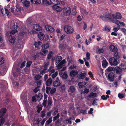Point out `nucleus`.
<instances>
[{"instance_id": "nucleus-1", "label": "nucleus", "mask_w": 126, "mask_h": 126, "mask_svg": "<svg viewBox=\"0 0 126 126\" xmlns=\"http://www.w3.org/2000/svg\"><path fill=\"white\" fill-rule=\"evenodd\" d=\"M11 26L12 30L10 32L9 35L8 37V40L10 43H14L15 42V38L12 36H14L15 34L17 32V31L16 29H18V27L17 25H15L14 21H11L10 26Z\"/></svg>"}, {"instance_id": "nucleus-2", "label": "nucleus", "mask_w": 126, "mask_h": 126, "mask_svg": "<svg viewBox=\"0 0 126 126\" xmlns=\"http://www.w3.org/2000/svg\"><path fill=\"white\" fill-rule=\"evenodd\" d=\"M64 30L65 32L67 34H71L74 32L73 28L68 25H65L64 27Z\"/></svg>"}, {"instance_id": "nucleus-3", "label": "nucleus", "mask_w": 126, "mask_h": 126, "mask_svg": "<svg viewBox=\"0 0 126 126\" xmlns=\"http://www.w3.org/2000/svg\"><path fill=\"white\" fill-rule=\"evenodd\" d=\"M109 63L111 66H116L118 64L117 60L114 57L111 58L109 59Z\"/></svg>"}, {"instance_id": "nucleus-4", "label": "nucleus", "mask_w": 126, "mask_h": 126, "mask_svg": "<svg viewBox=\"0 0 126 126\" xmlns=\"http://www.w3.org/2000/svg\"><path fill=\"white\" fill-rule=\"evenodd\" d=\"M49 64V63L48 62L47 63H45L43 65V66L45 69L41 71L40 73V75H43L47 71V69L46 68L48 67Z\"/></svg>"}, {"instance_id": "nucleus-5", "label": "nucleus", "mask_w": 126, "mask_h": 126, "mask_svg": "<svg viewBox=\"0 0 126 126\" xmlns=\"http://www.w3.org/2000/svg\"><path fill=\"white\" fill-rule=\"evenodd\" d=\"M61 81L59 80L58 77H57L56 80L53 82V85L55 87H57L61 85Z\"/></svg>"}, {"instance_id": "nucleus-6", "label": "nucleus", "mask_w": 126, "mask_h": 126, "mask_svg": "<svg viewBox=\"0 0 126 126\" xmlns=\"http://www.w3.org/2000/svg\"><path fill=\"white\" fill-rule=\"evenodd\" d=\"M100 17L103 20L106 21L110 19V16L109 14L103 15L100 16Z\"/></svg>"}, {"instance_id": "nucleus-7", "label": "nucleus", "mask_w": 126, "mask_h": 126, "mask_svg": "<svg viewBox=\"0 0 126 126\" xmlns=\"http://www.w3.org/2000/svg\"><path fill=\"white\" fill-rule=\"evenodd\" d=\"M112 16L114 19H120L122 17L121 14L119 12L116 13L115 15L112 14Z\"/></svg>"}, {"instance_id": "nucleus-8", "label": "nucleus", "mask_w": 126, "mask_h": 126, "mask_svg": "<svg viewBox=\"0 0 126 126\" xmlns=\"http://www.w3.org/2000/svg\"><path fill=\"white\" fill-rule=\"evenodd\" d=\"M63 10L64 13H65L66 15H70L71 12V9L69 7L64 8L63 9Z\"/></svg>"}, {"instance_id": "nucleus-9", "label": "nucleus", "mask_w": 126, "mask_h": 126, "mask_svg": "<svg viewBox=\"0 0 126 126\" xmlns=\"http://www.w3.org/2000/svg\"><path fill=\"white\" fill-rule=\"evenodd\" d=\"M111 20L112 22L116 24L118 26H120L121 25L123 26L125 25V24L123 22H121L119 20L113 19Z\"/></svg>"}, {"instance_id": "nucleus-10", "label": "nucleus", "mask_w": 126, "mask_h": 126, "mask_svg": "<svg viewBox=\"0 0 126 126\" xmlns=\"http://www.w3.org/2000/svg\"><path fill=\"white\" fill-rule=\"evenodd\" d=\"M24 44V43L23 41L21 39H19L17 43V47L18 48H22L23 47Z\"/></svg>"}, {"instance_id": "nucleus-11", "label": "nucleus", "mask_w": 126, "mask_h": 126, "mask_svg": "<svg viewBox=\"0 0 126 126\" xmlns=\"http://www.w3.org/2000/svg\"><path fill=\"white\" fill-rule=\"evenodd\" d=\"M45 28L47 30L50 32H53L54 31V28L49 25H46L45 26Z\"/></svg>"}, {"instance_id": "nucleus-12", "label": "nucleus", "mask_w": 126, "mask_h": 126, "mask_svg": "<svg viewBox=\"0 0 126 126\" xmlns=\"http://www.w3.org/2000/svg\"><path fill=\"white\" fill-rule=\"evenodd\" d=\"M110 51L114 52H116L117 51V49L116 47L113 45H111L109 47Z\"/></svg>"}, {"instance_id": "nucleus-13", "label": "nucleus", "mask_w": 126, "mask_h": 126, "mask_svg": "<svg viewBox=\"0 0 126 126\" xmlns=\"http://www.w3.org/2000/svg\"><path fill=\"white\" fill-rule=\"evenodd\" d=\"M34 45L36 48H39L42 47V43L40 41H38L35 42Z\"/></svg>"}, {"instance_id": "nucleus-14", "label": "nucleus", "mask_w": 126, "mask_h": 126, "mask_svg": "<svg viewBox=\"0 0 126 126\" xmlns=\"http://www.w3.org/2000/svg\"><path fill=\"white\" fill-rule=\"evenodd\" d=\"M33 28L35 30L38 31H40L42 29L41 27L38 24L34 25L33 26Z\"/></svg>"}, {"instance_id": "nucleus-15", "label": "nucleus", "mask_w": 126, "mask_h": 126, "mask_svg": "<svg viewBox=\"0 0 126 126\" xmlns=\"http://www.w3.org/2000/svg\"><path fill=\"white\" fill-rule=\"evenodd\" d=\"M6 111V109L3 108L0 111V118L3 117Z\"/></svg>"}, {"instance_id": "nucleus-16", "label": "nucleus", "mask_w": 126, "mask_h": 126, "mask_svg": "<svg viewBox=\"0 0 126 126\" xmlns=\"http://www.w3.org/2000/svg\"><path fill=\"white\" fill-rule=\"evenodd\" d=\"M66 62L65 60L63 59L61 61L58 65L57 66V67L58 69H60L63 67V65Z\"/></svg>"}, {"instance_id": "nucleus-17", "label": "nucleus", "mask_w": 126, "mask_h": 126, "mask_svg": "<svg viewBox=\"0 0 126 126\" xmlns=\"http://www.w3.org/2000/svg\"><path fill=\"white\" fill-rule=\"evenodd\" d=\"M115 70L116 73L117 74H121L122 71V68L120 67L117 66L115 67Z\"/></svg>"}, {"instance_id": "nucleus-18", "label": "nucleus", "mask_w": 126, "mask_h": 126, "mask_svg": "<svg viewBox=\"0 0 126 126\" xmlns=\"http://www.w3.org/2000/svg\"><path fill=\"white\" fill-rule=\"evenodd\" d=\"M52 8L53 9L56 10L57 12L61 11V8L60 7L56 5H54L53 6Z\"/></svg>"}, {"instance_id": "nucleus-19", "label": "nucleus", "mask_w": 126, "mask_h": 126, "mask_svg": "<svg viewBox=\"0 0 126 126\" xmlns=\"http://www.w3.org/2000/svg\"><path fill=\"white\" fill-rule=\"evenodd\" d=\"M78 73V72L77 71L73 70L70 72V75L71 76L74 77L77 75Z\"/></svg>"}, {"instance_id": "nucleus-20", "label": "nucleus", "mask_w": 126, "mask_h": 126, "mask_svg": "<svg viewBox=\"0 0 126 126\" xmlns=\"http://www.w3.org/2000/svg\"><path fill=\"white\" fill-rule=\"evenodd\" d=\"M86 75L85 73H83L81 72L78 75V77L80 79H83L85 77Z\"/></svg>"}, {"instance_id": "nucleus-21", "label": "nucleus", "mask_w": 126, "mask_h": 126, "mask_svg": "<svg viewBox=\"0 0 126 126\" xmlns=\"http://www.w3.org/2000/svg\"><path fill=\"white\" fill-rule=\"evenodd\" d=\"M114 77V75L111 72L108 75V78L109 79L110 81H112L113 80Z\"/></svg>"}, {"instance_id": "nucleus-22", "label": "nucleus", "mask_w": 126, "mask_h": 126, "mask_svg": "<svg viewBox=\"0 0 126 126\" xmlns=\"http://www.w3.org/2000/svg\"><path fill=\"white\" fill-rule=\"evenodd\" d=\"M62 60V57L60 56H57L55 59L56 63L57 64L59 63Z\"/></svg>"}, {"instance_id": "nucleus-23", "label": "nucleus", "mask_w": 126, "mask_h": 126, "mask_svg": "<svg viewBox=\"0 0 126 126\" xmlns=\"http://www.w3.org/2000/svg\"><path fill=\"white\" fill-rule=\"evenodd\" d=\"M67 47V45L66 44H64L63 43H62L59 45V47L60 49H62L63 48H65Z\"/></svg>"}, {"instance_id": "nucleus-24", "label": "nucleus", "mask_w": 126, "mask_h": 126, "mask_svg": "<svg viewBox=\"0 0 126 126\" xmlns=\"http://www.w3.org/2000/svg\"><path fill=\"white\" fill-rule=\"evenodd\" d=\"M75 90V88L73 86H71L68 90V92L71 93L74 92Z\"/></svg>"}, {"instance_id": "nucleus-25", "label": "nucleus", "mask_w": 126, "mask_h": 126, "mask_svg": "<svg viewBox=\"0 0 126 126\" xmlns=\"http://www.w3.org/2000/svg\"><path fill=\"white\" fill-rule=\"evenodd\" d=\"M108 63L107 62L106 60H104L102 62V65L104 68H106L108 65Z\"/></svg>"}, {"instance_id": "nucleus-26", "label": "nucleus", "mask_w": 126, "mask_h": 126, "mask_svg": "<svg viewBox=\"0 0 126 126\" xmlns=\"http://www.w3.org/2000/svg\"><path fill=\"white\" fill-rule=\"evenodd\" d=\"M97 94L96 93H91L89 95H88V97H95L97 96Z\"/></svg>"}, {"instance_id": "nucleus-27", "label": "nucleus", "mask_w": 126, "mask_h": 126, "mask_svg": "<svg viewBox=\"0 0 126 126\" xmlns=\"http://www.w3.org/2000/svg\"><path fill=\"white\" fill-rule=\"evenodd\" d=\"M38 37L41 40H43L45 37L44 34L41 32H40L38 34Z\"/></svg>"}, {"instance_id": "nucleus-28", "label": "nucleus", "mask_w": 126, "mask_h": 126, "mask_svg": "<svg viewBox=\"0 0 126 126\" xmlns=\"http://www.w3.org/2000/svg\"><path fill=\"white\" fill-rule=\"evenodd\" d=\"M86 83L85 82H79V87L82 88L86 85Z\"/></svg>"}, {"instance_id": "nucleus-29", "label": "nucleus", "mask_w": 126, "mask_h": 126, "mask_svg": "<svg viewBox=\"0 0 126 126\" xmlns=\"http://www.w3.org/2000/svg\"><path fill=\"white\" fill-rule=\"evenodd\" d=\"M23 3L24 6L26 7L29 6L30 4V2L27 1V0H25L23 2Z\"/></svg>"}, {"instance_id": "nucleus-30", "label": "nucleus", "mask_w": 126, "mask_h": 126, "mask_svg": "<svg viewBox=\"0 0 126 126\" xmlns=\"http://www.w3.org/2000/svg\"><path fill=\"white\" fill-rule=\"evenodd\" d=\"M52 80L51 78H50L47 80L46 82V84L47 86H49L52 82Z\"/></svg>"}, {"instance_id": "nucleus-31", "label": "nucleus", "mask_w": 126, "mask_h": 126, "mask_svg": "<svg viewBox=\"0 0 126 126\" xmlns=\"http://www.w3.org/2000/svg\"><path fill=\"white\" fill-rule=\"evenodd\" d=\"M50 2L51 4L57 5L59 4L60 3L59 2L58 0H50Z\"/></svg>"}, {"instance_id": "nucleus-32", "label": "nucleus", "mask_w": 126, "mask_h": 126, "mask_svg": "<svg viewBox=\"0 0 126 126\" xmlns=\"http://www.w3.org/2000/svg\"><path fill=\"white\" fill-rule=\"evenodd\" d=\"M30 119H31L32 120L33 122V123L34 124H37L39 123V121L38 120H35L34 119L32 118V116H31L30 117Z\"/></svg>"}, {"instance_id": "nucleus-33", "label": "nucleus", "mask_w": 126, "mask_h": 126, "mask_svg": "<svg viewBox=\"0 0 126 126\" xmlns=\"http://www.w3.org/2000/svg\"><path fill=\"white\" fill-rule=\"evenodd\" d=\"M36 95L38 100H40L43 97L42 94L40 93H39L38 94H36Z\"/></svg>"}, {"instance_id": "nucleus-34", "label": "nucleus", "mask_w": 126, "mask_h": 126, "mask_svg": "<svg viewBox=\"0 0 126 126\" xmlns=\"http://www.w3.org/2000/svg\"><path fill=\"white\" fill-rule=\"evenodd\" d=\"M80 12H81L82 15H84L87 14V13L85 10L82 8L80 9ZM82 18H83V16H82Z\"/></svg>"}, {"instance_id": "nucleus-35", "label": "nucleus", "mask_w": 126, "mask_h": 126, "mask_svg": "<svg viewBox=\"0 0 126 126\" xmlns=\"http://www.w3.org/2000/svg\"><path fill=\"white\" fill-rule=\"evenodd\" d=\"M21 100L22 102L23 103L26 104L27 102V98L26 97H21Z\"/></svg>"}, {"instance_id": "nucleus-36", "label": "nucleus", "mask_w": 126, "mask_h": 126, "mask_svg": "<svg viewBox=\"0 0 126 126\" xmlns=\"http://www.w3.org/2000/svg\"><path fill=\"white\" fill-rule=\"evenodd\" d=\"M47 52L48 51L47 50L44 49L40 52V54L43 55L45 56L46 55Z\"/></svg>"}, {"instance_id": "nucleus-37", "label": "nucleus", "mask_w": 126, "mask_h": 126, "mask_svg": "<svg viewBox=\"0 0 126 126\" xmlns=\"http://www.w3.org/2000/svg\"><path fill=\"white\" fill-rule=\"evenodd\" d=\"M68 77L67 72H65L63 74L61 77L63 79H65L67 78Z\"/></svg>"}, {"instance_id": "nucleus-38", "label": "nucleus", "mask_w": 126, "mask_h": 126, "mask_svg": "<svg viewBox=\"0 0 126 126\" xmlns=\"http://www.w3.org/2000/svg\"><path fill=\"white\" fill-rule=\"evenodd\" d=\"M52 102V101L51 98L49 97L48 99L47 102L48 105L50 107L51 106Z\"/></svg>"}, {"instance_id": "nucleus-39", "label": "nucleus", "mask_w": 126, "mask_h": 126, "mask_svg": "<svg viewBox=\"0 0 126 126\" xmlns=\"http://www.w3.org/2000/svg\"><path fill=\"white\" fill-rule=\"evenodd\" d=\"M109 96L108 95H107L105 96L104 95H103L101 96V98L103 100H106L107 98L109 97Z\"/></svg>"}, {"instance_id": "nucleus-40", "label": "nucleus", "mask_w": 126, "mask_h": 126, "mask_svg": "<svg viewBox=\"0 0 126 126\" xmlns=\"http://www.w3.org/2000/svg\"><path fill=\"white\" fill-rule=\"evenodd\" d=\"M49 47V44L48 43H46V44H44L43 45L42 47L43 48L46 49L48 48Z\"/></svg>"}, {"instance_id": "nucleus-41", "label": "nucleus", "mask_w": 126, "mask_h": 126, "mask_svg": "<svg viewBox=\"0 0 126 126\" xmlns=\"http://www.w3.org/2000/svg\"><path fill=\"white\" fill-rule=\"evenodd\" d=\"M53 54V52L51 51H49V53L48 54L47 56V59H50L51 58L52 55Z\"/></svg>"}, {"instance_id": "nucleus-42", "label": "nucleus", "mask_w": 126, "mask_h": 126, "mask_svg": "<svg viewBox=\"0 0 126 126\" xmlns=\"http://www.w3.org/2000/svg\"><path fill=\"white\" fill-rule=\"evenodd\" d=\"M31 2L34 4H39L41 3V0H33V1Z\"/></svg>"}, {"instance_id": "nucleus-43", "label": "nucleus", "mask_w": 126, "mask_h": 126, "mask_svg": "<svg viewBox=\"0 0 126 126\" xmlns=\"http://www.w3.org/2000/svg\"><path fill=\"white\" fill-rule=\"evenodd\" d=\"M118 96L119 98L121 99L125 97V94L119 93L118 94Z\"/></svg>"}, {"instance_id": "nucleus-44", "label": "nucleus", "mask_w": 126, "mask_h": 126, "mask_svg": "<svg viewBox=\"0 0 126 126\" xmlns=\"http://www.w3.org/2000/svg\"><path fill=\"white\" fill-rule=\"evenodd\" d=\"M89 90L88 89L86 88L84 90L83 92V91H81V93L82 94L83 93L84 94H87L89 92Z\"/></svg>"}, {"instance_id": "nucleus-45", "label": "nucleus", "mask_w": 126, "mask_h": 126, "mask_svg": "<svg viewBox=\"0 0 126 126\" xmlns=\"http://www.w3.org/2000/svg\"><path fill=\"white\" fill-rule=\"evenodd\" d=\"M26 32L25 31H21L18 34V35L20 36H23V35H26Z\"/></svg>"}, {"instance_id": "nucleus-46", "label": "nucleus", "mask_w": 126, "mask_h": 126, "mask_svg": "<svg viewBox=\"0 0 126 126\" xmlns=\"http://www.w3.org/2000/svg\"><path fill=\"white\" fill-rule=\"evenodd\" d=\"M43 3L44 4L47 5L49 4L48 1L47 0H42Z\"/></svg>"}, {"instance_id": "nucleus-47", "label": "nucleus", "mask_w": 126, "mask_h": 126, "mask_svg": "<svg viewBox=\"0 0 126 126\" xmlns=\"http://www.w3.org/2000/svg\"><path fill=\"white\" fill-rule=\"evenodd\" d=\"M113 67H109L106 70V71L107 72H110L113 70Z\"/></svg>"}, {"instance_id": "nucleus-48", "label": "nucleus", "mask_w": 126, "mask_h": 126, "mask_svg": "<svg viewBox=\"0 0 126 126\" xmlns=\"http://www.w3.org/2000/svg\"><path fill=\"white\" fill-rule=\"evenodd\" d=\"M52 67H50V68L49 69V71H50V72L51 73H49V76H50L51 75V73H53L55 71V70L54 69H52Z\"/></svg>"}, {"instance_id": "nucleus-49", "label": "nucleus", "mask_w": 126, "mask_h": 126, "mask_svg": "<svg viewBox=\"0 0 126 126\" xmlns=\"http://www.w3.org/2000/svg\"><path fill=\"white\" fill-rule=\"evenodd\" d=\"M45 40L46 41L47 40H49V41H51V39H50L49 38V37L47 35H46L45 36ZM54 40H52V41H53Z\"/></svg>"}, {"instance_id": "nucleus-50", "label": "nucleus", "mask_w": 126, "mask_h": 126, "mask_svg": "<svg viewBox=\"0 0 126 126\" xmlns=\"http://www.w3.org/2000/svg\"><path fill=\"white\" fill-rule=\"evenodd\" d=\"M42 82V81L41 80H36L35 82L36 83L37 85L38 86H39L40 85Z\"/></svg>"}, {"instance_id": "nucleus-51", "label": "nucleus", "mask_w": 126, "mask_h": 126, "mask_svg": "<svg viewBox=\"0 0 126 126\" xmlns=\"http://www.w3.org/2000/svg\"><path fill=\"white\" fill-rule=\"evenodd\" d=\"M58 72L56 71L52 75V77L53 79H54L55 77H56L58 74Z\"/></svg>"}, {"instance_id": "nucleus-52", "label": "nucleus", "mask_w": 126, "mask_h": 126, "mask_svg": "<svg viewBox=\"0 0 126 126\" xmlns=\"http://www.w3.org/2000/svg\"><path fill=\"white\" fill-rule=\"evenodd\" d=\"M41 77V76L40 75H38L35 76V79L36 80H38Z\"/></svg>"}, {"instance_id": "nucleus-53", "label": "nucleus", "mask_w": 126, "mask_h": 126, "mask_svg": "<svg viewBox=\"0 0 126 126\" xmlns=\"http://www.w3.org/2000/svg\"><path fill=\"white\" fill-rule=\"evenodd\" d=\"M38 110L37 111L38 113L40 112V111L42 110V106L41 105H39L37 107Z\"/></svg>"}, {"instance_id": "nucleus-54", "label": "nucleus", "mask_w": 126, "mask_h": 126, "mask_svg": "<svg viewBox=\"0 0 126 126\" xmlns=\"http://www.w3.org/2000/svg\"><path fill=\"white\" fill-rule=\"evenodd\" d=\"M76 7L75 6H74V8H73V9L72 10V12L73 13V15H76Z\"/></svg>"}, {"instance_id": "nucleus-55", "label": "nucleus", "mask_w": 126, "mask_h": 126, "mask_svg": "<svg viewBox=\"0 0 126 126\" xmlns=\"http://www.w3.org/2000/svg\"><path fill=\"white\" fill-rule=\"evenodd\" d=\"M97 100L96 98L94 99L92 104L94 106L97 105V103L96 102V101Z\"/></svg>"}, {"instance_id": "nucleus-56", "label": "nucleus", "mask_w": 126, "mask_h": 126, "mask_svg": "<svg viewBox=\"0 0 126 126\" xmlns=\"http://www.w3.org/2000/svg\"><path fill=\"white\" fill-rule=\"evenodd\" d=\"M83 59L85 61V64L86 66L88 67H89V63L87 62L86 61V59L85 58H83Z\"/></svg>"}, {"instance_id": "nucleus-57", "label": "nucleus", "mask_w": 126, "mask_h": 126, "mask_svg": "<svg viewBox=\"0 0 126 126\" xmlns=\"http://www.w3.org/2000/svg\"><path fill=\"white\" fill-rule=\"evenodd\" d=\"M56 91V89L55 88H52L51 90L50 93L51 94L54 93Z\"/></svg>"}, {"instance_id": "nucleus-58", "label": "nucleus", "mask_w": 126, "mask_h": 126, "mask_svg": "<svg viewBox=\"0 0 126 126\" xmlns=\"http://www.w3.org/2000/svg\"><path fill=\"white\" fill-rule=\"evenodd\" d=\"M52 118L51 117L46 122V123L48 124L51 122L52 121Z\"/></svg>"}, {"instance_id": "nucleus-59", "label": "nucleus", "mask_w": 126, "mask_h": 126, "mask_svg": "<svg viewBox=\"0 0 126 126\" xmlns=\"http://www.w3.org/2000/svg\"><path fill=\"white\" fill-rule=\"evenodd\" d=\"M37 100L36 95L35 96H33L32 97V100L33 101L35 102Z\"/></svg>"}, {"instance_id": "nucleus-60", "label": "nucleus", "mask_w": 126, "mask_h": 126, "mask_svg": "<svg viewBox=\"0 0 126 126\" xmlns=\"http://www.w3.org/2000/svg\"><path fill=\"white\" fill-rule=\"evenodd\" d=\"M39 90V86H38L37 87L35 88L34 90V92L35 93H37Z\"/></svg>"}, {"instance_id": "nucleus-61", "label": "nucleus", "mask_w": 126, "mask_h": 126, "mask_svg": "<svg viewBox=\"0 0 126 126\" xmlns=\"http://www.w3.org/2000/svg\"><path fill=\"white\" fill-rule=\"evenodd\" d=\"M75 119V118L73 116L72 117H70L69 119H68L67 121L69 122H71V121L72 120H74Z\"/></svg>"}, {"instance_id": "nucleus-62", "label": "nucleus", "mask_w": 126, "mask_h": 126, "mask_svg": "<svg viewBox=\"0 0 126 126\" xmlns=\"http://www.w3.org/2000/svg\"><path fill=\"white\" fill-rule=\"evenodd\" d=\"M32 63V62L31 61L28 62L27 63L26 66L27 67H29Z\"/></svg>"}, {"instance_id": "nucleus-63", "label": "nucleus", "mask_w": 126, "mask_h": 126, "mask_svg": "<svg viewBox=\"0 0 126 126\" xmlns=\"http://www.w3.org/2000/svg\"><path fill=\"white\" fill-rule=\"evenodd\" d=\"M119 29L120 27H118L117 28H114L113 29V30L114 32H117Z\"/></svg>"}, {"instance_id": "nucleus-64", "label": "nucleus", "mask_w": 126, "mask_h": 126, "mask_svg": "<svg viewBox=\"0 0 126 126\" xmlns=\"http://www.w3.org/2000/svg\"><path fill=\"white\" fill-rule=\"evenodd\" d=\"M80 113L83 114H86L87 113V111L85 110H80Z\"/></svg>"}]
</instances>
